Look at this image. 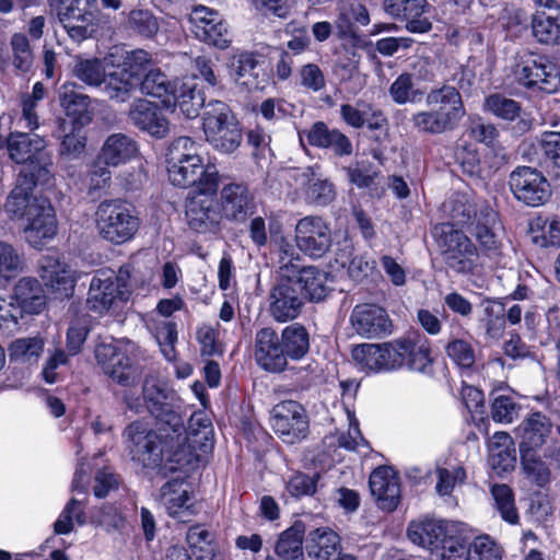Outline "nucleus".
I'll return each mask as SVG.
<instances>
[{"label": "nucleus", "mask_w": 560, "mask_h": 560, "mask_svg": "<svg viewBox=\"0 0 560 560\" xmlns=\"http://www.w3.org/2000/svg\"><path fill=\"white\" fill-rule=\"evenodd\" d=\"M238 122L230 106L218 100H211L202 112V130L206 140L223 132L229 124Z\"/></svg>", "instance_id": "40"}, {"label": "nucleus", "mask_w": 560, "mask_h": 560, "mask_svg": "<svg viewBox=\"0 0 560 560\" xmlns=\"http://www.w3.org/2000/svg\"><path fill=\"white\" fill-rule=\"evenodd\" d=\"M280 338L288 361H301L310 351V334L302 324L293 323L285 326Z\"/></svg>", "instance_id": "43"}, {"label": "nucleus", "mask_w": 560, "mask_h": 560, "mask_svg": "<svg viewBox=\"0 0 560 560\" xmlns=\"http://www.w3.org/2000/svg\"><path fill=\"white\" fill-rule=\"evenodd\" d=\"M189 21L196 38L200 42L219 49L229 47L231 35L228 24L222 20L219 12L203 5H196L189 15Z\"/></svg>", "instance_id": "19"}, {"label": "nucleus", "mask_w": 560, "mask_h": 560, "mask_svg": "<svg viewBox=\"0 0 560 560\" xmlns=\"http://www.w3.org/2000/svg\"><path fill=\"white\" fill-rule=\"evenodd\" d=\"M538 450L520 451L521 465L525 476L536 486L542 488L550 481V469L537 454Z\"/></svg>", "instance_id": "49"}, {"label": "nucleus", "mask_w": 560, "mask_h": 560, "mask_svg": "<svg viewBox=\"0 0 560 560\" xmlns=\"http://www.w3.org/2000/svg\"><path fill=\"white\" fill-rule=\"evenodd\" d=\"M23 269L20 252L10 243L0 241V278L10 280Z\"/></svg>", "instance_id": "59"}, {"label": "nucleus", "mask_w": 560, "mask_h": 560, "mask_svg": "<svg viewBox=\"0 0 560 560\" xmlns=\"http://www.w3.org/2000/svg\"><path fill=\"white\" fill-rule=\"evenodd\" d=\"M311 147L329 150L337 158H346L353 154V144L350 138L337 128H329L324 121H315L305 131Z\"/></svg>", "instance_id": "27"}, {"label": "nucleus", "mask_w": 560, "mask_h": 560, "mask_svg": "<svg viewBox=\"0 0 560 560\" xmlns=\"http://www.w3.org/2000/svg\"><path fill=\"white\" fill-rule=\"evenodd\" d=\"M138 86L139 82L117 66L106 71L100 91L110 101L125 103L138 90Z\"/></svg>", "instance_id": "36"}, {"label": "nucleus", "mask_w": 560, "mask_h": 560, "mask_svg": "<svg viewBox=\"0 0 560 560\" xmlns=\"http://www.w3.org/2000/svg\"><path fill=\"white\" fill-rule=\"evenodd\" d=\"M349 322L353 331L361 338L381 339L393 332V323L386 310L374 303L355 305Z\"/></svg>", "instance_id": "18"}, {"label": "nucleus", "mask_w": 560, "mask_h": 560, "mask_svg": "<svg viewBox=\"0 0 560 560\" xmlns=\"http://www.w3.org/2000/svg\"><path fill=\"white\" fill-rule=\"evenodd\" d=\"M82 475L75 471L71 482V491L79 497H72L63 506L52 524L54 535H68L74 530V526L83 527L88 524L86 504L88 489L82 482Z\"/></svg>", "instance_id": "22"}, {"label": "nucleus", "mask_w": 560, "mask_h": 560, "mask_svg": "<svg viewBox=\"0 0 560 560\" xmlns=\"http://www.w3.org/2000/svg\"><path fill=\"white\" fill-rule=\"evenodd\" d=\"M290 279L299 284L300 296L304 303L306 300L313 303L322 302L330 292L328 272L315 266L302 267L296 275L290 276Z\"/></svg>", "instance_id": "30"}, {"label": "nucleus", "mask_w": 560, "mask_h": 560, "mask_svg": "<svg viewBox=\"0 0 560 560\" xmlns=\"http://www.w3.org/2000/svg\"><path fill=\"white\" fill-rule=\"evenodd\" d=\"M177 86V82L170 80L160 69L151 68L139 81L138 90L147 96L160 98L163 107L170 108Z\"/></svg>", "instance_id": "38"}, {"label": "nucleus", "mask_w": 560, "mask_h": 560, "mask_svg": "<svg viewBox=\"0 0 560 560\" xmlns=\"http://www.w3.org/2000/svg\"><path fill=\"white\" fill-rule=\"evenodd\" d=\"M305 524L296 521L292 526L283 530L275 546L276 555L283 560H299L303 558L305 549Z\"/></svg>", "instance_id": "41"}, {"label": "nucleus", "mask_w": 560, "mask_h": 560, "mask_svg": "<svg viewBox=\"0 0 560 560\" xmlns=\"http://www.w3.org/2000/svg\"><path fill=\"white\" fill-rule=\"evenodd\" d=\"M171 183L180 188H194V192L217 194L219 173L214 165L203 164L201 156H192L187 163L167 166Z\"/></svg>", "instance_id": "12"}, {"label": "nucleus", "mask_w": 560, "mask_h": 560, "mask_svg": "<svg viewBox=\"0 0 560 560\" xmlns=\"http://www.w3.org/2000/svg\"><path fill=\"white\" fill-rule=\"evenodd\" d=\"M305 550L314 560H335L340 555L341 540L330 527H317L307 533Z\"/></svg>", "instance_id": "33"}, {"label": "nucleus", "mask_w": 560, "mask_h": 560, "mask_svg": "<svg viewBox=\"0 0 560 560\" xmlns=\"http://www.w3.org/2000/svg\"><path fill=\"white\" fill-rule=\"evenodd\" d=\"M466 560H502V548L490 536L476 537L471 542L465 541Z\"/></svg>", "instance_id": "54"}, {"label": "nucleus", "mask_w": 560, "mask_h": 560, "mask_svg": "<svg viewBox=\"0 0 560 560\" xmlns=\"http://www.w3.org/2000/svg\"><path fill=\"white\" fill-rule=\"evenodd\" d=\"M130 279V266H121L117 272L113 269L96 270L89 285L88 310L103 315L126 303L132 293Z\"/></svg>", "instance_id": "6"}, {"label": "nucleus", "mask_w": 560, "mask_h": 560, "mask_svg": "<svg viewBox=\"0 0 560 560\" xmlns=\"http://www.w3.org/2000/svg\"><path fill=\"white\" fill-rule=\"evenodd\" d=\"M319 479L320 475L318 472L310 475L303 471H295L285 481V490L296 500L312 497L317 491Z\"/></svg>", "instance_id": "56"}, {"label": "nucleus", "mask_w": 560, "mask_h": 560, "mask_svg": "<svg viewBox=\"0 0 560 560\" xmlns=\"http://www.w3.org/2000/svg\"><path fill=\"white\" fill-rule=\"evenodd\" d=\"M427 109L411 116L412 127L421 135L440 136L455 130L466 116L459 90L450 84L431 88L425 94Z\"/></svg>", "instance_id": "4"}, {"label": "nucleus", "mask_w": 560, "mask_h": 560, "mask_svg": "<svg viewBox=\"0 0 560 560\" xmlns=\"http://www.w3.org/2000/svg\"><path fill=\"white\" fill-rule=\"evenodd\" d=\"M73 75L90 88L101 89L106 69L101 59H79L73 67Z\"/></svg>", "instance_id": "52"}, {"label": "nucleus", "mask_w": 560, "mask_h": 560, "mask_svg": "<svg viewBox=\"0 0 560 560\" xmlns=\"http://www.w3.org/2000/svg\"><path fill=\"white\" fill-rule=\"evenodd\" d=\"M446 355L460 369H471L476 355L471 343L464 339H452L445 346Z\"/></svg>", "instance_id": "60"}, {"label": "nucleus", "mask_w": 560, "mask_h": 560, "mask_svg": "<svg viewBox=\"0 0 560 560\" xmlns=\"http://www.w3.org/2000/svg\"><path fill=\"white\" fill-rule=\"evenodd\" d=\"M369 487L381 510L393 512L398 508L400 503L399 476L392 467L375 468L370 475Z\"/></svg>", "instance_id": "26"}, {"label": "nucleus", "mask_w": 560, "mask_h": 560, "mask_svg": "<svg viewBox=\"0 0 560 560\" xmlns=\"http://www.w3.org/2000/svg\"><path fill=\"white\" fill-rule=\"evenodd\" d=\"M118 67L139 82L152 68L151 56L143 49L129 50L125 52L122 61Z\"/></svg>", "instance_id": "58"}, {"label": "nucleus", "mask_w": 560, "mask_h": 560, "mask_svg": "<svg viewBox=\"0 0 560 560\" xmlns=\"http://www.w3.org/2000/svg\"><path fill=\"white\" fill-rule=\"evenodd\" d=\"M12 65L16 74L28 73L33 67V51L30 40L23 33H14L10 38Z\"/></svg>", "instance_id": "53"}, {"label": "nucleus", "mask_w": 560, "mask_h": 560, "mask_svg": "<svg viewBox=\"0 0 560 560\" xmlns=\"http://www.w3.org/2000/svg\"><path fill=\"white\" fill-rule=\"evenodd\" d=\"M143 389L147 411L154 418L155 424L173 428L174 432H183L184 418L180 408L173 402V394L148 378L143 382Z\"/></svg>", "instance_id": "16"}, {"label": "nucleus", "mask_w": 560, "mask_h": 560, "mask_svg": "<svg viewBox=\"0 0 560 560\" xmlns=\"http://www.w3.org/2000/svg\"><path fill=\"white\" fill-rule=\"evenodd\" d=\"M509 187L514 198L527 207L545 205L551 188L541 171L532 166H517L509 175Z\"/></svg>", "instance_id": "10"}, {"label": "nucleus", "mask_w": 560, "mask_h": 560, "mask_svg": "<svg viewBox=\"0 0 560 560\" xmlns=\"http://www.w3.org/2000/svg\"><path fill=\"white\" fill-rule=\"evenodd\" d=\"M138 153L137 142L124 133L110 135L104 142L98 161L107 166L125 164Z\"/></svg>", "instance_id": "35"}, {"label": "nucleus", "mask_w": 560, "mask_h": 560, "mask_svg": "<svg viewBox=\"0 0 560 560\" xmlns=\"http://www.w3.org/2000/svg\"><path fill=\"white\" fill-rule=\"evenodd\" d=\"M128 119L135 128L155 139H163L170 132V121L161 106L145 98H138L130 104Z\"/></svg>", "instance_id": "21"}, {"label": "nucleus", "mask_w": 560, "mask_h": 560, "mask_svg": "<svg viewBox=\"0 0 560 560\" xmlns=\"http://www.w3.org/2000/svg\"><path fill=\"white\" fill-rule=\"evenodd\" d=\"M498 213L489 205H480L479 219L468 230L488 257L500 254L501 238L497 231Z\"/></svg>", "instance_id": "28"}, {"label": "nucleus", "mask_w": 560, "mask_h": 560, "mask_svg": "<svg viewBox=\"0 0 560 560\" xmlns=\"http://www.w3.org/2000/svg\"><path fill=\"white\" fill-rule=\"evenodd\" d=\"M431 560H466L465 539L451 536L444 540L440 549L431 552Z\"/></svg>", "instance_id": "64"}, {"label": "nucleus", "mask_w": 560, "mask_h": 560, "mask_svg": "<svg viewBox=\"0 0 560 560\" xmlns=\"http://www.w3.org/2000/svg\"><path fill=\"white\" fill-rule=\"evenodd\" d=\"M482 110L505 121L515 120L522 110L521 103L503 93H491L483 100Z\"/></svg>", "instance_id": "47"}, {"label": "nucleus", "mask_w": 560, "mask_h": 560, "mask_svg": "<svg viewBox=\"0 0 560 560\" xmlns=\"http://www.w3.org/2000/svg\"><path fill=\"white\" fill-rule=\"evenodd\" d=\"M11 296L22 313L39 314L46 305L43 287L35 278L24 277L20 279L15 283Z\"/></svg>", "instance_id": "34"}, {"label": "nucleus", "mask_w": 560, "mask_h": 560, "mask_svg": "<svg viewBox=\"0 0 560 560\" xmlns=\"http://www.w3.org/2000/svg\"><path fill=\"white\" fill-rule=\"evenodd\" d=\"M128 28L147 39L153 38L159 31V22L156 16L145 9L131 10L127 18Z\"/></svg>", "instance_id": "55"}, {"label": "nucleus", "mask_w": 560, "mask_h": 560, "mask_svg": "<svg viewBox=\"0 0 560 560\" xmlns=\"http://www.w3.org/2000/svg\"><path fill=\"white\" fill-rule=\"evenodd\" d=\"M182 432L173 428L156 425L135 420L122 431L125 451L130 460L145 474L166 477L168 474L187 470L191 467L192 455L188 448L179 446Z\"/></svg>", "instance_id": "2"}, {"label": "nucleus", "mask_w": 560, "mask_h": 560, "mask_svg": "<svg viewBox=\"0 0 560 560\" xmlns=\"http://www.w3.org/2000/svg\"><path fill=\"white\" fill-rule=\"evenodd\" d=\"M280 228L281 226L279 224H269L268 232L270 234L271 242L275 243V246L279 250L281 269H288L289 266L294 268L295 266L293 265V260H299L300 255L295 252L294 245L285 236L279 234Z\"/></svg>", "instance_id": "61"}, {"label": "nucleus", "mask_w": 560, "mask_h": 560, "mask_svg": "<svg viewBox=\"0 0 560 560\" xmlns=\"http://www.w3.org/2000/svg\"><path fill=\"white\" fill-rule=\"evenodd\" d=\"M385 10L395 19L406 22L410 33H427L432 28L430 9L427 0H385Z\"/></svg>", "instance_id": "25"}, {"label": "nucleus", "mask_w": 560, "mask_h": 560, "mask_svg": "<svg viewBox=\"0 0 560 560\" xmlns=\"http://www.w3.org/2000/svg\"><path fill=\"white\" fill-rule=\"evenodd\" d=\"M243 141V131L240 122L228 124L223 132L207 140L215 151L223 154L234 153Z\"/></svg>", "instance_id": "57"}, {"label": "nucleus", "mask_w": 560, "mask_h": 560, "mask_svg": "<svg viewBox=\"0 0 560 560\" xmlns=\"http://www.w3.org/2000/svg\"><path fill=\"white\" fill-rule=\"evenodd\" d=\"M215 195L196 192V196L187 198L185 215L192 231L214 234L220 230L221 213L214 199Z\"/></svg>", "instance_id": "20"}, {"label": "nucleus", "mask_w": 560, "mask_h": 560, "mask_svg": "<svg viewBox=\"0 0 560 560\" xmlns=\"http://www.w3.org/2000/svg\"><path fill=\"white\" fill-rule=\"evenodd\" d=\"M159 500L172 517H178L189 509L190 493L183 479L167 480L159 491Z\"/></svg>", "instance_id": "42"}, {"label": "nucleus", "mask_w": 560, "mask_h": 560, "mask_svg": "<svg viewBox=\"0 0 560 560\" xmlns=\"http://www.w3.org/2000/svg\"><path fill=\"white\" fill-rule=\"evenodd\" d=\"M304 306L300 287L290 276H280L268 295V312L278 323H288L299 317Z\"/></svg>", "instance_id": "15"}, {"label": "nucleus", "mask_w": 560, "mask_h": 560, "mask_svg": "<svg viewBox=\"0 0 560 560\" xmlns=\"http://www.w3.org/2000/svg\"><path fill=\"white\" fill-rule=\"evenodd\" d=\"M214 431L213 425L203 410L194 411L187 422L184 424V431L179 436V446L188 448L192 455L191 467L187 470L195 469L200 462V453L208 454L213 448Z\"/></svg>", "instance_id": "17"}, {"label": "nucleus", "mask_w": 560, "mask_h": 560, "mask_svg": "<svg viewBox=\"0 0 560 560\" xmlns=\"http://www.w3.org/2000/svg\"><path fill=\"white\" fill-rule=\"evenodd\" d=\"M432 234L447 269L459 276L476 273L480 266L479 249L462 229L440 223Z\"/></svg>", "instance_id": "5"}, {"label": "nucleus", "mask_w": 560, "mask_h": 560, "mask_svg": "<svg viewBox=\"0 0 560 560\" xmlns=\"http://www.w3.org/2000/svg\"><path fill=\"white\" fill-rule=\"evenodd\" d=\"M255 360L265 371L281 373L288 366L280 335L271 327H264L255 335Z\"/></svg>", "instance_id": "23"}, {"label": "nucleus", "mask_w": 560, "mask_h": 560, "mask_svg": "<svg viewBox=\"0 0 560 560\" xmlns=\"http://www.w3.org/2000/svg\"><path fill=\"white\" fill-rule=\"evenodd\" d=\"M270 141V135L260 126H256L246 132V142L252 148V154L256 161L267 160L272 156Z\"/></svg>", "instance_id": "63"}, {"label": "nucleus", "mask_w": 560, "mask_h": 560, "mask_svg": "<svg viewBox=\"0 0 560 560\" xmlns=\"http://www.w3.org/2000/svg\"><path fill=\"white\" fill-rule=\"evenodd\" d=\"M552 422L541 411L528 413L517 428L518 448L539 450L551 433Z\"/></svg>", "instance_id": "31"}, {"label": "nucleus", "mask_w": 560, "mask_h": 560, "mask_svg": "<svg viewBox=\"0 0 560 560\" xmlns=\"http://www.w3.org/2000/svg\"><path fill=\"white\" fill-rule=\"evenodd\" d=\"M532 33L540 44L560 45V11L537 10L532 18Z\"/></svg>", "instance_id": "44"}, {"label": "nucleus", "mask_w": 560, "mask_h": 560, "mask_svg": "<svg viewBox=\"0 0 560 560\" xmlns=\"http://www.w3.org/2000/svg\"><path fill=\"white\" fill-rule=\"evenodd\" d=\"M174 94V100L171 101L170 108L166 109L175 112L178 108L187 119L197 118L200 110H205L208 104L203 91L195 83H182Z\"/></svg>", "instance_id": "37"}, {"label": "nucleus", "mask_w": 560, "mask_h": 560, "mask_svg": "<svg viewBox=\"0 0 560 560\" xmlns=\"http://www.w3.org/2000/svg\"><path fill=\"white\" fill-rule=\"evenodd\" d=\"M538 149L547 164L560 168V131H542L538 139Z\"/></svg>", "instance_id": "62"}, {"label": "nucleus", "mask_w": 560, "mask_h": 560, "mask_svg": "<svg viewBox=\"0 0 560 560\" xmlns=\"http://www.w3.org/2000/svg\"><path fill=\"white\" fill-rule=\"evenodd\" d=\"M452 535L447 532L444 521L433 518H424L412 521L407 527V537L416 546L424 548L433 552L440 549L444 540Z\"/></svg>", "instance_id": "29"}, {"label": "nucleus", "mask_w": 560, "mask_h": 560, "mask_svg": "<svg viewBox=\"0 0 560 560\" xmlns=\"http://www.w3.org/2000/svg\"><path fill=\"white\" fill-rule=\"evenodd\" d=\"M98 235L114 245L131 241L141 221L135 206L125 199L102 200L95 211Z\"/></svg>", "instance_id": "7"}, {"label": "nucleus", "mask_w": 560, "mask_h": 560, "mask_svg": "<svg viewBox=\"0 0 560 560\" xmlns=\"http://www.w3.org/2000/svg\"><path fill=\"white\" fill-rule=\"evenodd\" d=\"M331 230L320 217L307 215L295 225L296 247L306 256L318 259L326 255L331 246Z\"/></svg>", "instance_id": "14"}, {"label": "nucleus", "mask_w": 560, "mask_h": 560, "mask_svg": "<svg viewBox=\"0 0 560 560\" xmlns=\"http://www.w3.org/2000/svg\"><path fill=\"white\" fill-rule=\"evenodd\" d=\"M480 206L478 207L472 200L465 195H459L450 201L451 222L455 228L467 226L469 230L479 219Z\"/></svg>", "instance_id": "48"}, {"label": "nucleus", "mask_w": 560, "mask_h": 560, "mask_svg": "<svg viewBox=\"0 0 560 560\" xmlns=\"http://www.w3.org/2000/svg\"><path fill=\"white\" fill-rule=\"evenodd\" d=\"M270 424L287 444H295L308 434L310 422L305 408L296 400H283L273 406Z\"/></svg>", "instance_id": "11"}, {"label": "nucleus", "mask_w": 560, "mask_h": 560, "mask_svg": "<svg viewBox=\"0 0 560 560\" xmlns=\"http://www.w3.org/2000/svg\"><path fill=\"white\" fill-rule=\"evenodd\" d=\"M315 166L306 167L302 176L307 182L306 197L315 206H327L335 198V187L328 179L316 177Z\"/></svg>", "instance_id": "46"}, {"label": "nucleus", "mask_w": 560, "mask_h": 560, "mask_svg": "<svg viewBox=\"0 0 560 560\" xmlns=\"http://www.w3.org/2000/svg\"><path fill=\"white\" fill-rule=\"evenodd\" d=\"M96 0H60L57 16L69 37L81 43L91 38L97 30Z\"/></svg>", "instance_id": "9"}, {"label": "nucleus", "mask_w": 560, "mask_h": 560, "mask_svg": "<svg viewBox=\"0 0 560 560\" xmlns=\"http://www.w3.org/2000/svg\"><path fill=\"white\" fill-rule=\"evenodd\" d=\"M352 358L366 373H386L401 369L431 377L434 360L428 338H399L383 343H362L352 350Z\"/></svg>", "instance_id": "3"}, {"label": "nucleus", "mask_w": 560, "mask_h": 560, "mask_svg": "<svg viewBox=\"0 0 560 560\" xmlns=\"http://www.w3.org/2000/svg\"><path fill=\"white\" fill-rule=\"evenodd\" d=\"M45 147V139L35 133L12 132L7 140L9 156L21 168L4 209L13 218L26 221L25 237L35 248L57 233L56 214L49 199L33 194L37 185H46L50 179L44 162Z\"/></svg>", "instance_id": "1"}, {"label": "nucleus", "mask_w": 560, "mask_h": 560, "mask_svg": "<svg viewBox=\"0 0 560 560\" xmlns=\"http://www.w3.org/2000/svg\"><path fill=\"white\" fill-rule=\"evenodd\" d=\"M490 494L501 518L510 525L518 524L520 514L512 488L505 483H493L490 487Z\"/></svg>", "instance_id": "45"}, {"label": "nucleus", "mask_w": 560, "mask_h": 560, "mask_svg": "<svg viewBox=\"0 0 560 560\" xmlns=\"http://www.w3.org/2000/svg\"><path fill=\"white\" fill-rule=\"evenodd\" d=\"M97 364L104 374L121 386L133 385L138 377V368L113 338H105L94 349Z\"/></svg>", "instance_id": "13"}, {"label": "nucleus", "mask_w": 560, "mask_h": 560, "mask_svg": "<svg viewBox=\"0 0 560 560\" xmlns=\"http://www.w3.org/2000/svg\"><path fill=\"white\" fill-rule=\"evenodd\" d=\"M388 94L392 101L397 105L417 103L422 100L423 92L415 89L412 74L408 72L400 73L389 85Z\"/></svg>", "instance_id": "51"}, {"label": "nucleus", "mask_w": 560, "mask_h": 560, "mask_svg": "<svg viewBox=\"0 0 560 560\" xmlns=\"http://www.w3.org/2000/svg\"><path fill=\"white\" fill-rule=\"evenodd\" d=\"M221 205L225 218L230 221L243 222L252 213L253 197L244 184H228L221 190Z\"/></svg>", "instance_id": "32"}, {"label": "nucleus", "mask_w": 560, "mask_h": 560, "mask_svg": "<svg viewBox=\"0 0 560 560\" xmlns=\"http://www.w3.org/2000/svg\"><path fill=\"white\" fill-rule=\"evenodd\" d=\"M38 273L44 284L50 289L56 299L72 298L75 288V278L70 267L58 257L45 255L39 259Z\"/></svg>", "instance_id": "24"}, {"label": "nucleus", "mask_w": 560, "mask_h": 560, "mask_svg": "<svg viewBox=\"0 0 560 560\" xmlns=\"http://www.w3.org/2000/svg\"><path fill=\"white\" fill-rule=\"evenodd\" d=\"M514 77L525 89H538L545 93H555L560 88V73L549 57L535 51L518 54Z\"/></svg>", "instance_id": "8"}, {"label": "nucleus", "mask_w": 560, "mask_h": 560, "mask_svg": "<svg viewBox=\"0 0 560 560\" xmlns=\"http://www.w3.org/2000/svg\"><path fill=\"white\" fill-rule=\"evenodd\" d=\"M44 351V341L40 337L19 338L9 347V358L13 362L33 364Z\"/></svg>", "instance_id": "50"}, {"label": "nucleus", "mask_w": 560, "mask_h": 560, "mask_svg": "<svg viewBox=\"0 0 560 560\" xmlns=\"http://www.w3.org/2000/svg\"><path fill=\"white\" fill-rule=\"evenodd\" d=\"M60 105L72 124L84 126L90 121V97L77 91L75 83H65L59 91Z\"/></svg>", "instance_id": "39"}]
</instances>
